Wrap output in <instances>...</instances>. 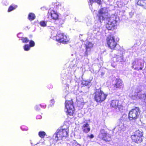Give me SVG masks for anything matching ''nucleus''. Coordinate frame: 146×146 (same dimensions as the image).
<instances>
[{
    "instance_id": "obj_18",
    "label": "nucleus",
    "mask_w": 146,
    "mask_h": 146,
    "mask_svg": "<svg viewBox=\"0 0 146 146\" xmlns=\"http://www.w3.org/2000/svg\"><path fill=\"white\" fill-rule=\"evenodd\" d=\"M35 17V15L33 13H30L28 15V19L30 21L34 20Z\"/></svg>"
},
{
    "instance_id": "obj_35",
    "label": "nucleus",
    "mask_w": 146,
    "mask_h": 146,
    "mask_svg": "<svg viewBox=\"0 0 146 146\" xmlns=\"http://www.w3.org/2000/svg\"><path fill=\"white\" fill-rule=\"evenodd\" d=\"M50 29H51L52 30H54L55 29V27L54 26H50Z\"/></svg>"
},
{
    "instance_id": "obj_4",
    "label": "nucleus",
    "mask_w": 146,
    "mask_h": 146,
    "mask_svg": "<svg viewBox=\"0 0 146 146\" xmlns=\"http://www.w3.org/2000/svg\"><path fill=\"white\" fill-rule=\"evenodd\" d=\"M132 67L137 70H142L144 66V63L143 61L138 58L135 59L132 63Z\"/></svg>"
},
{
    "instance_id": "obj_11",
    "label": "nucleus",
    "mask_w": 146,
    "mask_h": 146,
    "mask_svg": "<svg viewBox=\"0 0 146 146\" xmlns=\"http://www.w3.org/2000/svg\"><path fill=\"white\" fill-rule=\"evenodd\" d=\"M93 44L91 42L87 41L85 44L86 51L84 55L87 56L90 54L91 48L93 46Z\"/></svg>"
},
{
    "instance_id": "obj_5",
    "label": "nucleus",
    "mask_w": 146,
    "mask_h": 146,
    "mask_svg": "<svg viewBox=\"0 0 146 146\" xmlns=\"http://www.w3.org/2000/svg\"><path fill=\"white\" fill-rule=\"evenodd\" d=\"M56 38L58 42L63 44H67L70 40L68 36L60 33H57Z\"/></svg>"
},
{
    "instance_id": "obj_28",
    "label": "nucleus",
    "mask_w": 146,
    "mask_h": 146,
    "mask_svg": "<svg viewBox=\"0 0 146 146\" xmlns=\"http://www.w3.org/2000/svg\"><path fill=\"white\" fill-rule=\"evenodd\" d=\"M72 146H81L76 141H73L72 142Z\"/></svg>"
},
{
    "instance_id": "obj_20",
    "label": "nucleus",
    "mask_w": 146,
    "mask_h": 146,
    "mask_svg": "<svg viewBox=\"0 0 146 146\" xmlns=\"http://www.w3.org/2000/svg\"><path fill=\"white\" fill-rule=\"evenodd\" d=\"M88 1L90 4L91 5L94 2H96L98 4H100L101 3V0H88Z\"/></svg>"
},
{
    "instance_id": "obj_13",
    "label": "nucleus",
    "mask_w": 146,
    "mask_h": 146,
    "mask_svg": "<svg viewBox=\"0 0 146 146\" xmlns=\"http://www.w3.org/2000/svg\"><path fill=\"white\" fill-rule=\"evenodd\" d=\"M124 85L123 81L120 79H117V82L114 86V89L115 90L117 88L121 89L123 88Z\"/></svg>"
},
{
    "instance_id": "obj_9",
    "label": "nucleus",
    "mask_w": 146,
    "mask_h": 146,
    "mask_svg": "<svg viewBox=\"0 0 146 146\" xmlns=\"http://www.w3.org/2000/svg\"><path fill=\"white\" fill-rule=\"evenodd\" d=\"M99 138L106 141H109L111 140L110 135L108 134L107 132L104 129H102L99 135Z\"/></svg>"
},
{
    "instance_id": "obj_8",
    "label": "nucleus",
    "mask_w": 146,
    "mask_h": 146,
    "mask_svg": "<svg viewBox=\"0 0 146 146\" xmlns=\"http://www.w3.org/2000/svg\"><path fill=\"white\" fill-rule=\"evenodd\" d=\"M110 105L112 108L117 109L119 111H121L123 109V107L121 105V101L118 100H112Z\"/></svg>"
},
{
    "instance_id": "obj_6",
    "label": "nucleus",
    "mask_w": 146,
    "mask_h": 146,
    "mask_svg": "<svg viewBox=\"0 0 146 146\" xmlns=\"http://www.w3.org/2000/svg\"><path fill=\"white\" fill-rule=\"evenodd\" d=\"M140 112L139 108L136 107L132 109L129 113V119L131 120L137 119L138 118Z\"/></svg>"
},
{
    "instance_id": "obj_2",
    "label": "nucleus",
    "mask_w": 146,
    "mask_h": 146,
    "mask_svg": "<svg viewBox=\"0 0 146 146\" xmlns=\"http://www.w3.org/2000/svg\"><path fill=\"white\" fill-rule=\"evenodd\" d=\"M68 128L66 129H58L56 133L53 136V139L56 141L60 140L62 139L64 137H66L68 136Z\"/></svg>"
},
{
    "instance_id": "obj_23",
    "label": "nucleus",
    "mask_w": 146,
    "mask_h": 146,
    "mask_svg": "<svg viewBox=\"0 0 146 146\" xmlns=\"http://www.w3.org/2000/svg\"><path fill=\"white\" fill-rule=\"evenodd\" d=\"M47 23L46 21H42L40 22V24L41 26L45 27L47 25Z\"/></svg>"
},
{
    "instance_id": "obj_34",
    "label": "nucleus",
    "mask_w": 146,
    "mask_h": 146,
    "mask_svg": "<svg viewBox=\"0 0 146 146\" xmlns=\"http://www.w3.org/2000/svg\"><path fill=\"white\" fill-rule=\"evenodd\" d=\"M88 137H90L91 138H93L94 137V136L93 135L91 134L90 135H88Z\"/></svg>"
},
{
    "instance_id": "obj_10",
    "label": "nucleus",
    "mask_w": 146,
    "mask_h": 146,
    "mask_svg": "<svg viewBox=\"0 0 146 146\" xmlns=\"http://www.w3.org/2000/svg\"><path fill=\"white\" fill-rule=\"evenodd\" d=\"M107 42L108 46L111 49H114L117 44L113 36H108L107 38Z\"/></svg>"
},
{
    "instance_id": "obj_14",
    "label": "nucleus",
    "mask_w": 146,
    "mask_h": 146,
    "mask_svg": "<svg viewBox=\"0 0 146 146\" xmlns=\"http://www.w3.org/2000/svg\"><path fill=\"white\" fill-rule=\"evenodd\" d=\"M131 137L133 141L136 143H139L142 141V137H140L139 136L132 135Z\"/></svg>"
},
{
    "instance_id": "obj_25",
    "label": "nucleus",
    "mask_w": 146,
    "mask_h": 146,
    "mask_svg": "<svg viewBox=\"0 0 146 146\" xmlns=\"http://www.w3.org/2000/svg\"><path fill=\"white\" fill-rule=\"evenodd\" d=\"M31 47L28 44H25L23 48L25 51H28L30 49Z\"/></svg>"
},
{
    "instance_id": "obj_1",
    "label": "nucleus",
    "mask_w": 146,
    "mask_h": 146,
    "mask_svg": "<svg viewBox=\"0 0 146 146\" xmlns=\"http://www.w3.org/2000/svg\"><path fill=\"white\" fill-rule=\"evenodd\" d=\"M108 15L107 9L104 7L101 8L99 11L98 16L100 22H101L102 21L107 19L108 22L106 25V28L108 30H111L112 28L116 25V17L115 16L113 15L110 18H108Z\"/></svg>"
},
{
    "instance_id": "obj_12",
    "label": "nucleus",
    "mask_w": 146,
    "mask_h": 146,
    "mask_svg": "<svg viewBox=\"0 0 146 146\" xmlns=\"http://www.w3.org/2000/svg\"><path fill=\"white\" fill-rule=\"evenodd\" d=\"M48 16H50L52 19L56 20L58 19V13L56 11L51 9H50L48 12Z\"/></svg>"
},
{
    "instance_id": "obj_15",
    "label": "nucleus",
    "mask_w": 146,
    "mask_h": 146,
    "mask_svg": "<svg viewBox=\"0 0 146 146\" xmlns=\"http://www.w3.org/2000/svg\"><path fill=\"white\" fill-rule=\"evenodd\" d=\"M120 124L114 128V130H117V129H118V131H120L122 130H124L125 129L124 124L123 122L122 119L120 120Z\"/></svg>"
},
{
    "instance_id": "obj_21",
    "label": "nucleus",
    "mask_w": 146,
    "mask_h": 146,
    "mask_svg": "<svg viewBox=\"0 0 146 146\" xmlns=\"http://www.w3.org/2000/svg\"><path fill=\"white\" fill-rule=\"evenodd\" d=\"M17 7V6L16 5H13V6H11L10 7H9L8 10V11L9 12H10L11 11H12L15 9Z\"/></svg>"
},
{
    "instance_id": "obj_3",
    "label": "nucleus",
    "mask_w": 146,
    "mask_h": 146,
    "mask_svg": "<svg viewBox=\"0 0 146 146\" xmlns=\"http://www.w3.org/2000/svg\"><path fill=\"white\" fill-rule=\"evenodd\" d=\"M100 89H96L94 94L95 101L97 102H102L104 101L107 96Z\"/></svg>"
},
{
    "instance_id": "obj_22",
    "label": "nucleus",
    "mask_w": 146,
    "mask_h": 146,
    "mask_svg": "<svg viewBox=\"0 0 146 146\" xmlns=\"http://www.w3.org/2000/svg\"><path fill=\"white\" fill-rule=\"evenodd\" d=\"M45 135L46 133L44 131H40L38 133L39 136L42 138H43Z\"/></svg>"
},
{
    "instance_id": "obj_31",
    "label": "nucleus",
    "mask_w": 146,
    "mask_h": 146,
    "mask_svg": "<svg viewBox=\"0 0 146 146\" xmlns=\"http://www.w3.org/2000/svg\"><path fill=\"white\" fill-rule=\"evenodd\" d=\"M142 6L145 9H146V0H145L143 2Z\"/></svg>"
},
{
    "instance_id": "obj_17",
    "label": "nucleus",
    "mask_w": 146,
    "mask_h": 146,
    "mask_svg": "<svg viewBox=\"0 0 146 146\" xmlns=\"http://www.w3.org/2000/svg\"><path fill=\"white\" fill-rule=\"evenodd\" d=\"M82 129L84 132L87 133L90 131V129L89 125L86 123L83 124L82 127Z\"/></svg>"
},
{
    "instance_id": "obj_7",
    "label": "nucleus",
    "mask_w": 146,
    "mask_h": 146,
    "mask_svg": "<svg viewBox=\"0 0 146 146\" xmlns=\"http://www.w3.org/2000/svg\"><path fill=\"white\" fill-rule=\"evenodd\" d=\"M73 104V101L72 100L66 101L65 106L67 110L66 112L70 115H72L74 110V108Z\"/></svg>"
},
{
    "instance_id": "obj_26",
    "label": "nucleus",
    "mask_w": 146,
    "mask_h": 146,
    "mask_svg": "<svg viewBox=\"0 0 146 146\" xmlns=\"http://www.w3.org/2000/svg\"><path fill=\"white\" fill-rule=\"evenodd\" d=\"M23 43H27L29 42V40L27 37H23L21 39Z\"/></svg>"
},
{
    "instance_id": "obj_32",
    "label": "nucleus",
    "mask_w": 146,
    "mask_h": 146,
    "mask_svg": "<svg viewBox=\"0 0 146 146\" xmlns=\"http://www.w3.org/2000/svg\"><path fill=\"white\" fill-rule=\"evenodd\" d=\"M50 105L51 106H52L54 104V101L53 99H52L50 101Z\"/></svg>"
},
{
    "instance_id": "obj_37",
    "label": "nucleus",
    "mask_w": 146,
    "mask_h": 146,
    "mask_svg": "<svg viewBox=\"0 0 146 146\" xmlns=\"http://www.w3.org/2000/svg\"><path fill=\"white\" fill-rule=\"evenodd\" d=\"M38 108H39V107H38V106H36L35 107V109L36 110H39V109H38Z\"/></svg>"
},
{
    "instance_id": "obj_29",
    "label": "nucleus",
    "mask_w": 146,
    "mask_h": 146,
    "mask_svg": "<svg viewBox=\"0 0 146 146\" xmlns=\"http://www.w3.org/2000/svg\"><path fill=\"white\" fill-rule=\"evenodd\" d=\"M30 46L31 47L34 46L35 45V43L34 41L32 40H31L29 42Z\"/></svg>"
},
{
    "instance_id": "obj_27",
    "label": "nucleus",
    "mask_w": 146,
    "mask_h": 146,
    "mask_svg": "<svg viewBox=\"0 0 146 146\" xmlns=\"http://www.w3.org/2000/svg\"><path fill=\"white\" fill-rule=\"evenodd\" d=\"M91 81L90 80L86 81L83 82H82V84L83 85H84L85 86H87L90 85Z\"/></svg>"
},
{
    "instance_id": "obj_19",
    "label": "nucleus",
    "mask_w": 146,
    "mask_h": 146,
    "mask_svg": "<svg viewBox=\"0 0 146 146\" xmlns=\"http://www.w3.org/2000/svg\"><path fill=\"white\" fill-rule=\"evenodd\" d=\"M142 132L139 130L136 131L135 134L133 135H135L136 136H139L140 137H142L143 136Z\"/></svg>"
},
{
    "instance_id": "obj_33",
    "label": "nucleus",
    "mask_w": 146,
    "mask_h": 146,
    "mask_svg": "<svg viewBox=\"0 0 146 146\" xmlns=\"http://www.w3.org/2000/svg\"><path fill=\"white\" fill-rule=\"evenodd\" d=\"M127 117V115H123L122 117V119H123V120H126V118H125V117Z\"/></svg>"
},
{
    "instance_id": "obj_30",
    "label": "nucleus",
    "mask_w": 146,
    "mask_h": 146,
    "mask_svg": "<svg viewBox=\"0 0 146 146\" xmlns=\"http://www.w3.org/2000/svg\"><path fill=\"white\" fill-rule=\"evenodd\" d=\"M141 118L143 119L144 120H146V112H144L143 115L142 116Z\"/></svg>"
},
{
    "instance_id": "obj_16",
    "label": "nucleus",
    "mask_w": 146,
    "mask_h": 146,
    "mask_svg": "<svg viewBox=\"0 0 146 146\" xmlns=\"http://www.w3.org/2000/svg\"><path fill=\"white\" fill-rule=\"evenodd\" d=\"M114 58L116 60V62L120 63L124 61L123 59V56L122 54H120V55H117L114 57Z\"/></svg>"
},
{
    "instance_id": "obj_24",
    "label": "nucleus",
    "mask_w": 146,
    "mask_h": 146,
    "mask_svg": "<svg viewBox=\"0 0 146 146\" xmlns=\"http://www.w3.org/2000/svg\"><path fill=\"white\" fill-rule=\"evenodd\" d=\"M145 0H136V1L137 2V4L138 5L142 6Z\"/></svg>"
},
{
    "instance_id": "obj_36",
    "label": "nucleus",
    "mask_w": 146,
    "mask_h": 146,
    "mask_svg": "<svg viewBox=\"0 0 146 146\" xmlns=\"http://www.w3.org/2000/svg\"><path fill=\"white\" fill-rule=\"evenodd\" d=\"M41 117H42L40 115H38L36 116V119H40L41 118Z\"/></svg>"
}]
</instances>
